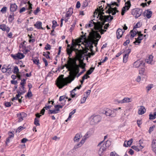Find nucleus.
I'll list each match as a JSON object with an SVG mask.
<instances>
[{
	"label": "nucleus",
	"instance_id": "f257e3e1",
	"mask_svg": "<svg viewBox=\"0 0 156 156\" xmlns=\"http://www.w3.org/2000/svg\"><path fill=\"white\" fill-rule=\"evenodd\" d=\"M67 63L59 68L61 69H63L65 67L69 71L70 76L65 78H63L64 75H61L58 78L56 84L59 88H62L68 83H70L74 80L77 74L80 71L79 66L77 64L76 62L71 58H69V59L67 61Z\"/></svg>",
	"mask_w": 156,
	"mask_h": 156
},
{
	"label": "nucleus",
	"instance_id": "f03ea898",
	"mask_svg": "<svg viewBox=\"0 0 156 156\" xmlns=\"http://www.w3.org/2000/svg\"><path fill=\"white\" fill-rule=\"evenodd\" d=\"M86 34L85 33L84 34L81 35L80 38V42H84L86 43V46L89 47L91 51H92L93 44L95 41V39H96L97 42L101 37L99 33L95 32L94 33L90 34V36L87 39Z\"/></svg>",
	"mask_w": 156,
	"mask_h": 156
},
{
	"label": "nucleus",
	"instance_id": "7ed1b4c3",
	"mask_svg": "<svg viewBox=\"0 0 156 156\" xmlns=\"http://www.w3.org/2000/svg\"><path fill=\"white\" fill-rule=\"evenodd\" d=\"M104 25V23H102L98 21L97 23L94 22L93 20H91L89 22L88 24H87L85 25L86 28L94 26V27L96 31H94L92 33H94L95 32H100L101 34H103L106 31V30L103 29V25Z\"/></svg>",
	"mask_w": 156,
	"mask_h": 156
},
{
	"label": "nucleus",
	"instance_id": "20e7f679",
	"mask_svg": "<svg viewBox=\"0 0 156 156\" xmlns=\"http://www.w3.org/2000/svg\"><path fill=\"white\" fill-rule=\"evenodd\" d=\"M101 7L102 6H99V9L97 8L96 9L95 11L94 12V16L95 17V15H97L98 13L97 18H98V17H99V19L102 22H103V23H104L105 24V22L108 21H110V22L113 19V17L110 15H109L108 16H103V15L104 14V13L103 12L104 10H102L103 8H101Z\"/></svg>",
	"mask_w": 156,
	"mask_h": 156
},
{
	"label": "nucleus",
	"instance_id": "39448f33",
	"mask_svg": "<svg viewBox=\"0 0 156 156\" xmlns=\"http://www.w3.org/2000/svg\"><path fill=\"white\" fill-rule=\"evenodd\" d=\"M142 10L141 9L136 8L132 10L131 14L133 15L135 18H137L141 15Z\"/></svg>",
	"mask_w": 156,
	"mask_h": 156
},
{
	"label": "nucleus",
	"instance_id": "423d86ee",
	"mask_svg": "<svg viewBox=\"0 0 156 156\" xmlns=\"http://www.w3.org/2000/svg\"><path fill=\"white\" fill-rule=\"evenodd\" d=\"M91 119L90 121V123L91 125H94L99 122L101 119V116L99 115L91 116L90 118Z\"/></svg>",
	"mask_w": 156,
	"mask_h": 156
},
{
	"label": "nucleus",
	"instance_id": "0eeeda50",
	"mask_svg": "<svg viewBox=\"0 0 156 156\" xmlns=\"http://www.w3.org/2000/svg\"><path fill=\"white\" fill-rule=\"evenodd\" d=\"M103 143V141L101 142L98 145V147H100L98 151V154L100 156L104 154V152L106 149L104 146H102L101 145Z\"/></svg>",
	"mask_w": 156,
	"mask_h": 156
},
{
	"label": "nucleus",
	"instance_id": "6e6552de",
	"mask_svg": "<svg viewBox=\"0 0 156 156\" xmlns=\"http://www.w3.org/2000/svg\"><path fill=\"white\" fill-rule=\"evenodd\" d=\"M125 6L122 8V9L121 15L122 16L130 8L131 5L130 1H128L125 3Z\"/></svg>",
	"mask_w": 156,
	"mask_h": 156
},
{
	"label": "nucleus",
	"instance_id": "1a4fd4ad",
	"mask_svg": "<svg viewBox=\"0 0 156 156\" xmlns=\"http://www.w3.org/2000/svg\"><path fill=\"white\" fill-rule=\"evenodd\" d=\"M144 64H145L143 60H138L134 63L133 66L136 68L144 67L145 66Z\"/></svg>",
	"mask_w": 156,
	"mask_h": 156
},
{
	"label": "nucleus",
	"instance_id": "9d476101",
	"mask_svg": "<svg viewBox=\"0 0 156 156\" xmlns=\"http://www.w3.org/2000/svg\"><path fill=\"white\" fill-rule=\"evenodd\" d=\"M108 5L110 6V8H109L108 10L106 11V13H108L109 14L111 13L112 15H114L116 12H119V11L117 10V8L116 7L112 8L110 6V5Z\"/></svg>",
	"mask_w": 156,
	"mask_h": 156
},
{
	"label": "nucleus",
	"instance_id": "9b49d317",
	"mask_svg": "<svg viewBox=\"0 0 156 156\" xmlns=\"http://www.w3.org/2000/svg\"><path fill=\"white\" fill-rule=\"evenodd\" d=\"M11 56L15 59H21L23 58L24 57L23 54L19 52L15 55L11 54Z\"/></svg>",
	"mask_w": 156,
	"mask_h": 156
},
{
	"label": "nucleus",
	"instance_id": "f8f14e48",
	"mask_svg": "<svg viewBox=\"0 0 156 156\" xmlns=\"http://www.w3.org/2000/svg\"><path fill=\"white\" fill-rule=\"evenodd\" d=\"M131 49L129 48L125 51V54L123 57V62L126 63L127 61L129 55L131 52Z\"/></svg>",
	"mask_w": 156,
	"mask_h": 156
},
{
	"label": "nucleus",
	"instance_id": "ddd939ff",
	"mask_svg": "<svg viewBox=\"0 0 156 156\" xmlns=\"http://www.w3.org/2000/svg\"><path fill=\"white\" fill-rule=\"evenodd\" d=\"M105 114L107 116H111L112 117H115L116 114L115 113H114V112L112 111V110L107 109L105 112Z\"/></svg>",
	"mask_w": 156,
	"mask_h": 156
},
{
	"label": "nucleus",
	"instance_id": "4468645a",
	"mask_svg": "<svg viewBox=\"0 0 156 156\" xmlns=\"http://www.w3.org/2000/svg\"><path fill=\"white\" fill-rule=\"evenodd\" d=\"M92 133L91 131L87 132L84 136V138L83 139L80 141L81 144H83L85 142L87 139L89 137L92 135Z\"/></svg>",
	"mask_w": 156,
	"mask_h": 156
},
{
	"label": "nucleus",
	"instance_id": "2eb2a0df",
	"mask_svg": "<svg viewBox=\"0 0 156 156\" xmlns=\"http://www.w3.org/2000/svg\"><path fill=\"white\" fill-rule=\"evenodd\" d=\"M26 114L23 112L18 114L17 117L18 118V122H20L23 120V119L26 116Z\"/></svg>",
	"mask_w": 156,
	"mask_h": 156
},
{
	"label": "nucleus",
	"instance_id": "dca6fc26",
	"mask_svg": "<svg viewBox=\"0 0 156 156\" xmlns=\"http://www.w3.org/2000/svg\"><path fill=\"white\" fill-rule=\"evenodd\" d=\"M143 34H138V37L137 38H135L136 41L134 42V43L136 44V43L140 44L141 42V41L143 39Z\"/></svg>",
	"mask_w": 156,
	"mask_h": 156
},
{
	"label": "nucleus",
	"instance_id": "f3484780",
	"mask_svg": "<svg viewBox=\"0 0 156 156\" xmlns=\"http://www.w3.org/2000/svg\"><path fill=\"white\" fill-rule=\"evenodd\" d=\"M72 46L71 47V49L67 48L66 49L67 53L69 55V57L68 58L69 59V58H70V57L71 56L72 53L73 51L74 50V44L73 43H72Z\"/></svg>",
	"mask_w": 156,
	"mask_h": 156
},
{
	"label": "nucleus",
	"instance_id": "a211bd4d",
	"mask_svg": "<svg viewBox=\"0 0 156 156\" xmlns=\"http://www.w3.org/2000/svg\"><path fill=\"white\" fill-rule=\"evenodd\" d=\"M131 101V99L128 98H125L121 100H120L118 101L119 103H129Z\"/></svg>",
	"mask_w": 156,
	"mask_h": 156
},
{
	"label": "nucleus",
	"instance_id": "6ab92c4d",
	"mask_svg": "<svg viewBox=\"0 0 156 156\" xmlns=\"http://www.w3.org/2000/svg\"><path fill=\"white\" fill-rule=\"evenodd\" d=\"M123 33L122 30L119 28L116 31V36L118 39H120L122 37Z\"/></svg>",
	"mask_w": 156,
	"mask_h": 156
},
{
	"label": "nucleus",
	"instance_id": "aec40b11",
	"mask_svg": "<svg viewBox=\"0 0 156 156\" xmlns=\"http://www.w3.org/2000/svg\"><path fill=\"white\" fill-rule=\"evenodd\" d=\"M42 23L39 21H37L35 24L34 26L36 28L38 29H41L42 30H44L45 29L42 27Z\"/></svg>",
	"mask_w": 156,
	"mask_h": 156
},
{
	"label": "nucleus",
	"instance_id": "412c9836",
	"mask_svg": "<svg viewBox=\"0 0 156 156\" xmlns=\"http://www.w3.org/2000/svg\"><path fill=\"white\" fill-rule=\"evenodd\" d=\"M153 56L152 55H150L148 58L145 60L146 62L148 63L151 65L154 64V62H153Z\"/></svg>",
	"mask_w": 156,
	"mask_h": 156
},
{
	"label": "nucleus",
	"instance_id": "4be33fe9",
	"mask_svg": "<svg viewBox=\"0 0 156 156\" xmlns=\"http://www.w3.org/2000/svg\"><path fill=\"white\" fill-rule=\"evenodd\" d=\"M9 136L6 139V144L9 142L10 139H12L14 137V134L12 132H9L8 133Z\"/></svg>",
	"mask_w": 156,
	"mask_h": 156
},
{
	"label": "nucleus",
	"instance_id": "5701e85b",
	"mask_svg": "<svg viewBox=\"0 0 156 156\" xmlns=\"http://www.w3.org/2000/svg\"><path fill=\"white\" fill-rule=\"evenodd\" d=\"M17 6L16 4H11L10 9V11L12 12H15L17 9Z\"/></svg>",
	"mask_w": 156,
	"mask_h": 156
},
{
	"label": "nucleus",
	"instance_id": "b1692460",
	"mask_svg": "<svg viewBox=\"0 0 156 156\" xmlns=\"http://www.w3.org/2000/svg\"><path fill=\"white\" fill-rule=\"evenodd\" d=\"M146 109L143 106H141L140 107L138 111V113L140 115H142L145 112Z\"/></svg>",
	"mask_w": 156,
	"mask_h": 156
},
{
	"label": "nucleus",
	"instance_id": "393cba45",
	"mask_svg": "<svg viewBox=\"0 0 156 156\" xmlns=\"http://www.w3.org/2000/svg\"><path fill=\"white\" fill-rule=\"evenodd\" d=\"M73 13V9L71 8H69L68 11L66 13L65 17L69 18Z\"/></svg>",
	"mask_w": 156,
	"mask_h": 156
},
{
	"label": "nucleus",
	"instance_id": "a878e982",
	"mask_svg": "<svg viewBox=\"0 0 156 156\" xmlns=\"http://www.w3.org/2000/svg\"><path fill=\"white\" fill-rule=\"evenodd\" d=\"M152 149L156 154V140H153L152 142Z\"/></svg>",
	"mask_w": 156,
	"mask_h": 156
},
{
	"label": "nucleus",
	"instance_id": "bb28decb",
	"mask_svg": "<svg viewBox=\"0 0 156 156\" xmlns=\"http://www.w3.org/2000/svg\"><path fill=\"white\" fill-rule=\"evenodd\" d=\"M82 136L81 134L77 133L75 135L74 138V140L75 142H78L79 140L82 137Z\"/></svg>",
	"mask_w": 156,
	"mask_h": 156
},
{
	"label": "nucleus",
	"instance_id": "cd10ccee",
	"mask_svg": "<svg viewBox=\"0 0 156 156\" xmlns=\"http://www.w3.org/2000/svg\"><path fill=\"white\" fill-rule=\"evenodd\" d=\"M140 69L139 70V73L141 75H144L145 69L144 67H140Z\"/></svg>",
	"mask_w": 156,
	"mask_h": 156
},
{
	"label": "nucleus",
	"instance_id": "c85d7f7f",
	"mask_svg": "<svg viewBox=\"0 0 156 156\" xmlns=\"http://www.w3.org/2000/svg\"><path fill=\"white\" fill-rule=\"evenodd\" d=\"M111 144V142L109 141H106L105 144H103L101 145L102 146H104L105 147V148L106 149L107 148L109 147L110 145Z\"/></svg>",
	"mask_w": 156,
	"mask_h": 156
},
{
	"label": "nucleus",
	"instance_id": "c756f323",
	"mask_svg": "<svg viewBox=\"0 0 156 156\" xmlns=\"http://www.w3.org/2000/svg\"><path fill=\"white\" fill-rule=\"evenodd\" d=\"M59 111V109L55 108V109L54 110H49L48 113L49 114H56L58 113V112Z\"/></svg>",
	"mask_w": 156,
	"mask_h": 156
},
{
	"label": "nucleus",
	"instance_id": "7c9ffc66",
	"mask_svg": "<svg viewBox=\"0 0 156 156\" xmlns=\"http://www.w3.org/2000/svg\"><path fill=\"white\" fill-rule=\"evenodd\" d=\"M79 68V67L81 68L82 69H85V67L86 65V64L83 63V62L82 61H80V65H78Z\"/></svg>",
	"mask_w": 156,
	"mask_h": 156
},
{
	"label": "nucleus",
	"instance_id": "2f4dec72",
	"mask_svg": "<svg viewBox=\"0 0 156 156\" xmlns=\"http://www.w3.org/2000/svg\"><path fill=\"white\" fill-rule=\"evenodd\" d=\"M28 36H29L30 38V40H29V42H32L34 43L35 41V40L34 38V37L32 36V35H30L29 34H28Z\"/></svg>",
	"mask_w": 156,
	"mask_h": 156
},
{
	"label": "nucleus",
	"instance_id": "473e14b6",
	"mask_svg": "<svg viewBox=\"0 0 156 156\" xmlns=\"http://www.w3.org/2000/svg\"><path fill=\"white\" fill-rule=\"evenodd\" d=\"M152 12L151 11H149L148 10L147 11V13L146 14V17L148 18H150L152 16Z\"/></svg>",
	"mask_w": 156,
	"mask_h": 156
},
{
	"label": "nucleus",
	"instance_id": "72a5a7b5",
	"mask_svg": "<svg viewBox=\"0 0 156 156\" xmlns=\"http://www.w3.org/2000/svg\"><path fill=\"white\" fill-rule=\"evenodd\" d=\"M14 19V13L12 12L11 13V14L9 16V21L12 22Z\"/></svg>",
	"mask_w": 156,
	"mask_h": 156
},
{
	"label": "nucleus",
	"instance_id": "f704fd0d",
	"mask_svg": "<svg viewBox=\"0 0 156 156\" xmlns=\"http://www.w3.org/2000/svg\"><path fill=\"white\" fill-rule=\"evenodd\" d=\"M150 119H154L156 118V112H155L154 114H150L149 115Z\"/></svg>",
	"mask_w": 156,
	"mask_h": 156
},
{
	"label": "nucleus",
	"instance_id": "c9c22d12",
	"mask_svg": "<svg viewBox=\"0 0 156 156\" xmlns=\"http://www.w3.org/2000/svg\"><path fill=\"white\" fill-rule=\"evenodd\" d=\"M50 54V52L49 51H46V52H44L43 54V55L44 56L47 58H50V57L49 56V55Z\"/></svg>",
	"mask_w": 156,
	"mask_h": 156
},
{
	"label": "nucleus",
	"instance_id": "e433bc0d",
	"mask_svg": "<svg viewBox=\"0 0 156 156\" xmlns=\"http://www.w3.org/2000/svg\"><path fill=\"white\" fill-rule=\"evenodd\" d=\"M68 99V98L67 97H66L65 96H62L60 97L59 98V101H66V100H65V99Z\"/></svg>",
	"mask_w": 156,
	"mask_h": 156
},
{
	"label": "nucleus",
	"instance_id": "4c0bfd02",
	"mask_svg": "<svg viewBox=\"0 0 156 156\" xmlns=\"http://www.w3.org/2000/svg\"><path fill=\"white\" fill-rule=\"evenodd\" d=\"M142 25V23L140 22H138L136 25L134 26L133 28V29L140 27Z\"/></svg>",
	"mask_w": 156,
	"mask_h": 156
},
{
	"label": "nucleus",
	"instance_id": "58836bf2",
	"mask_svg": "<svg viewBox=\"0 0 156 156\" xmlns=\"http://www.w3.org/2000/svg\"><path fill=\"white\" fill-rule=\"evenodd\" d=\"M33 62H34L37 65H38L39 63V60L37 58H34V59H33Z\"/></svg>",
	"mask_w": 156,
	"mask_h": 156
},
{
	"label": "nucleus",
	"instance_id": "ea45409f",
	"mask_svg": "<svg viewBox=\"0 0 156 156\" xmlns=\"http://www.w3.org/2000/svg\"><path fill=\"white\" fill-rule=\"evenodd\" d=\"M34 124L37 126H40L39 119L36 118L34 119Z\"/></svg>",
	"mask_w": 156,
	"mask_h": 156
},
{
	"label": "nucleus",
	"instance_id": "a19ab883",
	"mask_svg": "<svg viewBox=\"0 0 156 156\" xmlns=\"http://www.w3.org/2000/svg\"><path fill=\"white\" fill-rule=\"evenodd\" d=\"M94 69V67H91L90 68L89 70L87 72V75H90V74L92 72H93V70Z\"/></svg>",
	"mask_w": 156,
	"mask_h": 156
},
{
	"label": "nucleus",
	"instance_id": "79ce46f5",
	"mask_svg": "<svg viewBox=\"0 0 156 156\" xmlns=\"http://www.w3.org/2000/svg\"><path fill=\"white\" fill-rule=\"evenodd\" d=\"M82 144H81V143H80V142L78 144H77V145H75L73 148V150H76V149L78 148L79 147H80L81 145H82Z\"/></svg>",
	"mask_w": 156,
	"mask_h": 156
},
{
	"label": "nucleus",
	"instance_id": "37998d69",
	"mask_svg": "<svg viewBox=\"0 0 156 156\" xmlns=\"http://www.w3.org/2000/svg\"><path fill=\"white\" fill-rule=\"evenodd\" d=\"M19 71V69L18 67L17 66H16L14 67L13 72L15 74H17L18 73Z\"/></svg>",
	"mask_w": 156,
	"mask_h": 156
},
{
	"label": "nucleus",
	"instance_id": "c03bdc74",
	"mask_svg": "<svg viewBox=\"0 0 156 156\" xmlns=\"http://www.w3.org/2000/svg\"><path fill=\"white\" fill-rule=\"evenodd\" d=\"M153 85L152 84L148 85L146 87V88L147 89V92H148L153 87Z\"/></svg>",
	"mask_w": 156,
	"mask_h": 156
},
{
	"label": "nucleus",
	"instance_id": "a18cd8bd",
	"mask_svg": "<svg viewBox=\"0 0 156 156\" xmlns=\"http://www.w3.org/2000/svg\"><path fill=\"white\" fill-rule=\"evenodd\" d=\"M88 96H86L84 97L81 100V104H83L85 103L86 100V99L87 98Z\"/></svg>",
	"mask_w": 156,
	"mask_h": 156
},
{
	"label": "nucleus",
	"instance_id": "49530a36",
	"mask_svg": "<svg viewBox=\"0 0 156 156\" xmlns=\"http://www.w3.org/2000/svg\"><path fill=\"white\" fill-rule=\"evenodd\" d=\"M32 95V92L29 89L28 90V93H27L26 96V97H31Z\"/></svg>",
	"mask_w": 156,
	"mask_h": 156
},
{
	"label": "nucleus",
	"instance_id": "de8ad7c7",
	"mask_svg": "<svg viewBox=\"0 0 156 156\" xmlns=\"http://www.w3.org/2000/svg\"><path fill=\"white\" fill-rule=\"evenodd\" d=\"M6 28V25L5 24L0 25V29L3 31H5V29Z\"/></svg>",
	"mask_w": 156,
	"mask_h": 156
},
{
	"label": "nucleus",
	"instance_id": "09e8293b",
	"mask_svg": "<svg viewBox=\"0 0 156 156\" xmlns=\"http://www.w3.org/2000/svg\"><path fill=\"white\" fill-rule=\"evenodd\" d=\"M86 70L84 69H83V70L79 73L77 74L76 75V77H79V76H80L82 74H83L85 71Z\"/></svg>",
	"mask_w": 156,
	"mask_h": 156
},
{
	"label": "nucleus",
	"instance_id": "8fccbe9b",
	"mask_svg": "<svg viewBox=\"0 0 156 156\" xmlns=\"http://www.w3.org/2000/svg\"><path fill=\"white\" fill-rule=\"evenodd\" d=\"M133 139H131L130 140H129L126 142L127 145L130 146L132 144V143L133 142Z\"/></svg>",
	"mask_w": 156,
	"mask_h": 156
},
{
	"label": "nucleus",
	"instance_id": "3c124183",
	"mask_svg": "<svg viewBox=\"0 0 156 156\" xmlns=\"http://www.w3.org/2000/svg\"><path fill=\"white\" fill-rule=\"evenodd\" d=\"M7 7H4L2 8L1 10V11L3 13H5L6 12L7 10Z\"/></svg>",
	"mask_w": 156,
	"mask_h": 156
},
{
	"label": "nucleus",
	"instance_id": "603ef678",
	"mask_svg": "<svg viewBox=\"0 0 156 156\" xmlns=\"http://www.w3.org/2000/svg\"><path fill=\"white\" fill-rule=\"evenodd\" d=\"M4 105L6 107H9L11 106V104L10 102H5L4 103Z\"/></svg>",
	"mask_w": 156,
	"mask_h": 156
},
{
	"label": "nucleus",
	"instance_id": "864d4df0",
	"mask_svg": "<svg viewBox=\"0 0 156 156\" xmlns=\"http://www.w3.org/2000/svg\"><path fill=\"white\" fill-rule=\"evenodd\" d=\"M40 8L37 7L35 10L34 11V13L35 15H36L37 13L40 11Z\"/></svg>",
	"mask_w": 156,
	"mask_h": 156
},
{
	"label": "nucleus",
	"instance_id": "5fc2aeb1",
	"mask_svg": "<svg viewBox=\"0 0 156 156\" xmlns=\"http://www.w3.org/2000/svg\"><path fill=\"white\" fill-rule=\"evenodd\" d=\"M45 49L46 50H50L51 49V47L50 45L48 44H47L46 47H45Z\"/></svg>",
	"mask_w": 156,
	"mask_h": 156
},
{
	"label": "nucleus",
	"instance_id": "6e6d98bb",
	"mask_svg": "<svg viewBox=\"0 0 156 156\" xmlns=\"http://www.w3.org/2000/svg\"><path fill=\"white\" fill-rule=\"evenodd\" d=\"M89 1V0H85L84 2L83 5L85 7H86L88 5V2Z\"/></svg>",
	"mask_w": 156,
	"mask_h": 156
},
{
	"label": "nucleus",
	"instance_id": "4d7b16f0",
	"mask_svg": "<svg viewBox=\"0 0 156 156\" xmlns=\"http://www.w3.org/2000/svg\"><path fill=\"white\" fill-rule=\"evenodd\" d=\"M75 90H73L72 91H71V97L72 98H73L75 96V95H76V94H75L74 93V91H75Z\"/></svg>",
	"mask_w": 156,
	"mask_h": 156
},
{
	"label": "nucleus",
	"instance_id": "13d9d810",
	"mask_svg": "<svg viewBox=\"0 0 156 156\" xmlns=\"http://www.w3.org/2000/svg\"><path fill=\"white\" fill-rule=\"evenodd\" d=\"M131 147L133 149L139 151H140V149L137 147L136 146H133Z\"/></svg>",
	"mask_w": 156,
	"mask_h": 156
},
{
	"label": "nucleus",
	"instance_id": "bf43d9fd",
	"mask_svg": "<svg viewBox=\"0 0 156 156\" xmlns=\"http://www.w3.org/2000/svg\"><path fill=\"white\" fill-rule=\"evenodd\" d=\"M87 74H85L83 77L82 78L83 79V80H84L85 79H87L88 78L90 77V76L87 75Z\"/></svg>",
	"mask_w": 156,
	"mask_h": 156
},
{
	"label": "nucleus",
	"instance_id": "052dcab7",
	"mask_svg": "<svg viewBox=\"0 0 156 156\" xmlns=\"http://www.w3.org/2000/svg\"><path fill=\"white\" fill-rule=\"evenodd\" d=\"M32 5H28V6H27L26 7V9L28 10L32 9Z\"/></svg>",
	"mask_w": 156,
	"mask_h": 156
},
{
	"label": "nucleus",
	"instance_id": "680f3d73",
	"mask_svg": "<svg viewBox=\"0 0 156 156\" xmlns=\"http://www.w3.org/2000/svg\"><path fill=\"white\" fill-rule=\"evenodd\" d=\"M26 80L25 79H23V80H21V81L20 83V84L22 85H24V84L26 83Z\"/></svg>",
	"mask_w": 156,
	"mask_h": 156
},
{
	"label": "nucleus",
	"instance_id": "e2e57ef3",
	"mask_svg": "<svg viewBox=\"0 0 156 156\" xmlns=\"http://www.w3.org/2000/svg\"><path fill=\"white\" fill-rule=\"evenodd\" d=\"M63 107V106L57 105L55 106V107L56 109H59V108H62Z\"/></svg>",
	"mask_w": 156,
	"mask_h": 156
},
{
	"label": "nucleus",
	"instance_id": "0e129e2a",
	"mask_svg": "<svg viewBox=\"0 0 156 156\" xmlns=\"http://www.w3.org/2000/svg\"><path fill=\"white\" fill-rule=\"evenodd\" d=\"M24 128L22 126H20L17 129V131L20 132L22 130L24 129Z\"/></svg>",
	"mask_w": 156,
	"mask_h": 156
},
{
	"label": "nucleus",
	"instance_id": "69168bd1",
	"mask_svg": "<svg viewBox=\"0 0 156 156\" xmlns=\"http://www.w3.org/2000/svg\"><path fill=\"white\" fill-rule=\"evenodd\" d=\"M129 39L127 40L124 43L123 45L124 46H126L129 43Z\"/></svg>",
	"mask_w": 156,
	"mask_h": 156
},
{
	"label": "nucleus",
	"instance_id": "338daca9",
	"mask_svg": "<svg viewBox=\"0 0 156 156\" xmlns=\"http://www.w3.org/2000/svg\"><path fill=\"white\" fill-rule=\"evenodd\" d=\"M129 153L131 155H133L134 154V151L132 149H130L128 151Z\"/></svg>",
	"mask_w": 156,
	"mask_h": 156
},
{
	"label": "nucleus",
	"instance_id": "774afa93",
	"mask_svg": "<svg viewBox=\"0 0 156 156\" xmlns=\"http://www.w3.org/2000/svg\"><path fill=\"white\" fill-rule=\"evenodd\" d=\"M27 141H28L27 139L26 138H23L21 140V142L22 143H25Z\"/></svg>",
	"mask_w": 156,
	"mask_h": 156
}]
</instances>
